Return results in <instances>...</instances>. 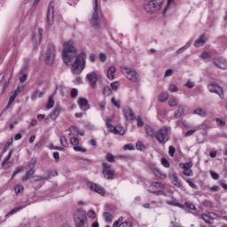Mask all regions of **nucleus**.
I'll use <instances>...</instances> for the list:
<instances>
[{
    "label": "nucleus",
    "instance_id": "obj_48",
    "mask_svg": "<svg viewBox=\"0 0 227 227\" xmlns=\"http://www.w3.org/2000/svg\"><path fill=\"white\" fill-rule=\"evenodd\" d=\"M168 91H170V93H176V91H178V87H176L175 84H170L168 87Z\"/></svg>",
    "mask_w": 227,
    "mask_h": 227
},
{
    "label": "nucleus",
    "instance_id": "obj_28",
    "mask_svg": "<svg viewBox=\"0 0 227 227\" xmlns=\"http://www.w3.org/2000/svg\"><path fill=\"white\" fill-rule=\"evenodd\" d=\"M169 98V94L168 92H163L159 97V102H168Z\"/></svg>",
    "mask_w": 227,
    "mask_h": 227
},
{
    "label": "nucleus",
    "instance_id": "obj_39",
    "mask_svg": "<svg viewBox=\"0 0 227 227\" xmlns=\"http://www.w3.org/2000/svg\"><path fill=\"white\" fill-rule=\"evenodd\" d=\"M114 159H118V156H114L113 153H108L106 154V160L107 162H114Z\"/></svg>",
    "mask_w": 227,
    "mask_h": 227
},
{
    "label": "nucleus",
    "instance_id": "obj_59",
    "mask_svg": "<svg viewBox=\"0 0 227 227\" xmlns=\"http://www.w3.org/2000/svg\"><path fill=\"white\" fill-rule=\"evenodd\" d=\"M186 183L192 187V189H198V185L194 184L191 179L186 180Z\"/></svg>",
    "mask_w": 227,
    "mask_h": 227
},
{
    "label": "nucleus",
    "instance_id": "obj_9",
    "mask_svg": "<svg viewBox=\"0 0 227 227\" xmlns=\"http://www.w3.org/2000/svg\"><path fill=\"white\" fill-rule=\"evenodd\" d=\"M207 90L210 91V93H216V95H219L220 98H224V91L219 85L214 83L209 84L207 86Z\"/></svg>",
    "mask_w": 227,
    "mask_h": 227
},
{
    "label": "nucleus",
    "instance_id": "obj_3",
    "mask_svg": "<svg viewBox=\"0 0 227 227\" xmlns=\"http://www.w3.org/2000/svg\"><path fill=\"white\" fill-rule=\"evenodd\" d=\"M169 132H171V129L163 126L158 131L155 132L154 137L160 145H166L168 141H169Z\"/></svg>",
    "mask_w": 227,
    "mask_h": 227
},
{
    "label": "nucleus",
    "instance_id": "obj_22",
    "mask_svg": "<svg viewBox=\"0 0 227 227\" xmlns=\"http://www.w3.org/2000/svg\"><path fill=\"white\" fill-rule=\"evenodd\" d=\"M19 93H20V90H19V87H18V89L13 92V95L11 96L7 107H10V106H12L13 102H15V99L17 98V97H19Z\"/></svg>",
    "mask_w": 227,
    "mask_h": 227
},
{
    "label": "nucleus",
    "instance_id": "obj_10",
    "mask_svg": "<svg viewBox=\"0 0 227 227\" xmlns=\"http://www.w3.org/2000/svg\"><path fill=\"white\" fill-rule=\"evenodd\" d=\"M52 22H54V2H50L47 11L48 26H52Z\"/></svg>",
    "mask_w": 227,
    "mask_h": 227
},
{
    "label": "nucleus",
    "instance_id": "obj_32",
    "mask_svg": "<svg viewBox=\"0 0 227 227\" xmlns=\"http://www.w3.org/2000/svg\"><path fill=\"white\" fill-rule=\"evenodd\" d=\"M12 145H13V138H11L5 144V145L2 151V153H6L8 152V149L10 148V146H12Z\"/></svg>",
    "mask_w": 227,
    "mask_h": 227
},
{
    "label": "nucleus",
    "instance_id": "obj_63",
    "mask_svg": "<svg viewBox=\"0 0 227 227\" xmlns=\"http://www.w3.org/2000/svg\"><path fill=\"white\" fill-rule=\"evenodd\" d=\"M123 150H134V145L127 144L123 146Z\"/></svg>",
    "mask_w": 227,
    "mask_h": 227
},
{
    "label": "nucleus",
    "instance_id": "obj_36",
    "mask_svg": "<svg viewBox=\"0 0 227 227\" xmlns=\"http://www.w3.org/2000/svg\"><path fill=\"white\" fill-rule=\"evenodd\" d=\"M120 89V82H114L110 84V90L113 91H118Z\"/></svg>",
    "mask_w": 227,
    "mask_h": 227
},
{
    "label": "nucleus",
    "instance_id": "obj_4",
    "mask_svg": "<svg viewBox=\"0 0 227 227\" xmlns=\"http://www.w3.org/2000/svg\"><path fill=\"white\" fill-rule=\"evenodd\" d=\"M121 72L123 75L129 79L131 82H139L141 81V76L135 69L128 67L127 66L121 67Z\"/></svg>",
    "mask_w": 227,
    "mask_h": 227
},
{
    "label": "nucleus",
    "instance_id": "obj_24",
    "mask_svg": "<svg viewBox=\"0 0 227 227\" xmlns=\"http://www.w3.org/2000/svg\"><path fill=\"white\" fill-rule=\"evenodd\" d=\"M145 133L147 134V136H149V137H155L156 132L152 129V127H150L149 125H145Z\"/></svg>",
    "mask_w": 227,
    "mask_h": 227
},
{
    "label": "nucleus",
    "instance_id": "obj_37",
    "mask_svg": "<svg viewBox=\"0 0 227 227\" xmlns=\"http://www.w3.org/2000/svg\"><path fill=\"white\" fill-rule=\"evenodd\" d=\"M168 106L170 107H176V106H178V99H176V98H171L168 100Z\"/></svg>",
    "mask_w": 227,
    "mask_h": 227
},
{
    "label": "nucleus",
    "instance_id": "obj_49",
    "mask_svg": "<svg viewBox=\"0 0 227 227\" xmlns=\"http://www.w3.org/2000/svg\"><path fill=\"white\" fill-rule=\"evenodd\" d=\"M70 144L73 145V146H79V138L72 137L70 139Z\"/></svg>",
    "mask_w": 227,
    "mask_h": 227
},
{
    "label": "nucleus",
    "instance_id": "obj_1",
    "mask_svg": "<svg viewBox=\"0 0 227 227\" xmlns=\"http://www.w3.org/2000/svg\"><path fill=\"white\" fill-rule=\"evenodd\" d=\"M63 45L62 59L65 65L68 66L71 61L75 59L71 66V72L74 75H79L86 68V58L88 56L85 52L77 55V48L74 45L73 41L65 42Z\"/></svg>",
    "mask_w": 227,
    "mask_h": 227
},
{
    "label": "nucleus",
    "instance_id": "obj_34",
    "mask_svg": "<svg viewBox=\"0 0 227 227\" xmlns=\"http://www.w3.org/2000/svg\"><path fill=\"white\" fill-rule=\"evenodd\" d=\"M78 106L81 107V109H84V107L88 106V99L80 98L78 101Z\"/></svg>",
    "mask_w": 227,
    "mask_h": 227
},
{
    "label": "nucleus",
    "instance_id": "obj_38",
    "mask_svg": "<svg viewBox=\"0 0 227 227\" xmlns=\"http://www.w3.org/2000/svg\"><path fill=\"white\" fill-rule=\"evenodd\" d=\"M189 47H191V42H188L184 46H183L182 48L178 49L176 51V54H182V52H184V51L189 49Z\"/></svg>",
    "mask_w": 227,
    "mask_h": 227
},
{
    "label": "nucleus",
    "instance_id": "obj_53",
    "mask_svg": "<svg viewBox=\"0 0 227 227\" xmlns=\"http://www.w3.org/2000/svg\"><path fill=\"white\" fill-rule=\"evenodd\" d=\"M161 164L164 168H169V161L166 158H161Z\"/></svg>",
    "mask_w": 227,
    "mask_h": 227
},
{
    "label": "nucleus",
    "instance_id": "obj_17",
    "mask_svg": "<svg viewBox=\"0 0 227 227\" xmlns=\"http://www.w3.org/2000/svg\"><path fill=\"white\" fill-rule=\"evenodd\" d=\"M12 155H13V150L10 151L7 157L2 162V169H10V167L12 166V162L9 160L10 159H12Z\"/></svg>",
    "mask_w": 227,
    "mask_h": 227
},
{
    "label": "nucleus",
    "instance_id": "obj_23",
    "mask_svg": "<svg viewBox=\"0 0 227 227\" xmlns=\"http://www.w3.org/2000/svg\"><path fill=\"white\" fill-rule=\"evenodd\" d=\"M153 175L154 176H156V178H159L160 180H166V178H168V176L160 171L159 168Z\"/></svg>",
    "mask_w": 227,
    "mask_h": 227
},
{
    "label": "nucleus",
    "instance_id": "obj_55",
    "mask_svg": "<svg viewBox=\"0 0 227 227\" xmlns=\"http://www.w3.org/2000/svg\"><path fill=\"white\" fill-rule=\"evenodd\" d=\"M184 205L189 208V210H196V206L191 202H185Z\"/></svg>",
    "mask_w": 227,
    "mask_h": 227
},
{
    "label": "nucleus",
    "instance_id": "obj_14",
    "mask_svg": "<svg viewBox=\"0 0 227 227\" xmlns=\"http://www.w3.org/2000/svg\"><path fill=\"white\" fill-rule=\"evenodd\" d=\"M86 79L89 81L91 88H96L98 81L97 73L91 72L87 74Z\"/></svg>",
    "mask_w": 227,
    "mask_h": 227
},
{
    "label": "nucleus",
    "instance_id": "obj_46",
    "mask_svg": "<svg viewBox=\"0 0 227 227\" xmlns=\"http://www.w3.org/2000/svg\"><path fill=\"white\" fill-rule=\"evenodd\" d=\"M42 180H49V177L42 176H34V182H42Z\"/></svg>",
    "mask_w": 227,
    "mask_h": 227
},
{
    "label": "nucleus",
    "instance_id": "obj_60",
    "mask_svg": "<svg viewBox=\"0 0 227 227\" xmlns=\"http://www.w3.org/2000/svg\"><path fill=\"white\" fill-rule=\"evenodd\" d=\"M183 175H184V176H192V170L191 169L184 170Z\"/></svg>",
    "mask_w": 227,
    "mask_h": 227
},
{
    "label": "nucleus",
    "instance_id": "obj_54",
    "mask_svg": "<svg viewBox=\"0 0 227 227\" xmlns=\"http://www.w3.org/2000/svg\"><path fill=\"white\" fill-rule=\"evenodd\" d=\"M208 58H212V55L208 51H204L201 54V59H208Z\"/></svg>",
    "mask_w": 227,
    "mask_h": 227
},
{
    "label": "nucleus",
    "instance_id": "obj_62",
    "mask_svg": "<svg viewBox=\"0 0 227 227\" xmlns=\"http://www.w3.org/2000/svg\"><path fill=\"white\" fill-rule=\"evenodd\" d=\"M210 175H211V177L213 178V180H219V174H217L214 171H211Z\"/></svg>",
    "mask_w": 227,
    "mask_h": 227
},
{
    "label": "nucleus",
    "instance_id": "obj_43",
    "mask_svg": "<svg viewBox=\"0 0 227 227\" xmlns=\"http://www.w3.org/2000/svg\"><path fill=\"white\" fill-rule=\"evenodd\" d=\"M54 107V99L50 98L46 105V109H52Z\"/></svg>",
    "mask_w": 227,
    "mask_h": 227
},
{
    "label": "nucleus",
    "instance_id": "obj_16",
    "mask_svg": "<svg viewBox=\"0 0 227 227\" xmlns=\"http://www.w3.org/2000/svg\"><path fill=\"white\" fill-rule=\"evenodd\" d=\"M90 191H94V192H97L98 194H100L101 196H104L106 194V189L102 187L101 185L98 184H91L90 186Z\"/></svg>",
    "mask_w": 227,
    "mask_h": 227
},
{
    "label": "nucleus",
    "instance_id": "obj_42",
    "mask_svg": "<svg viewBox=\"0 0 227 227\" xmlns=\"http://www.w3.org/2000/svg\"><path fill=\"white\" fill-rule=\"evenodd\" d=\"M180 168H182L184 170L191 169V168H192V162H188L185 164L181 163Z\"/></svg>",
    "mask_w": 227,
    "mask_h": 227
},
{
    "label": "nucleus",
    "instance_id": "obj_64",
    "mask_svg": "<svg viewBox=\"0 0 227 227\" xmlns=\"http://www.w3.org/2000/svg\"><path fill=\"white\" fill-rule=\"evenodd\" d=\"M170 75H173V69L166 70L164 74V77H170Z\"/></svg>",
    "mask_w": 227,
    "mask_h": 227
},
{
    "label": "nucleus",
    "instance_id": "obj_35",
    "mask_svg": "<svg viewBox=\"0 0 227 227\" xmlns=\"http://www.w3.org/2000/svg\"><path fill=\"white\" fill-rule=\"evenodd\" d=\"M201 219H203V221H205V223H207V224H210L212 223V221H214V218H212L210 215H208L207 214L201 215Z\"/></svg>",
    "mask_w": 227,
    "mask_h": 227
},
{
    "label": "nucleus",
    "instance_id": "obj_18",
    "mask_svg": "<svg viewBox=\"0 0 227 227\" xmlns=\"http://www.w3.org/2000/svg\"><path fill=\"white\" fill-rule=\"evenodd\" d=\"M184 113H185V106H178L176 111L174 114V117L176 119L182 118V116H184Z\"/></svg>",
    "mask_w": 227,
    "mask_h": 227
},
{
    "label": "nucleus",
    "instance_id": "obj_25",
    "mask_svg": "<svg viewBox=\"0 0 227 227\" xmlns=\"http://www.w3.org/2000/svg\"><path fill=\"white\" fill-rule=\"evenodd\" d=\"M192 114H198V116H201L203 118L207 116V111L202 108H197L192 112Z\"/></svg>",
    "mask_w": 227,
    "mask_h": 227
},
{
    "label": "nucleus",
    "instance_id": "obj_30",
    "mask_svg": "<svg viewBox=\"0 0 227 227\" xmlns=\"http://www.w3.org/2000/svg\"><path fill=\"white\" fill-rule=\"evenodd\" d=\"M33 175H35V170H33V168H31L30 170H28L26 175L22 177V182H27V180L28 178H31V176H33Z\"/></svg>",
    "mask_w": 227,
    "mask_h": 227
},
{
    "label": "nucleus",
    "instance_id": "obj_56",
    "mask_svg": "<svg viewBox=\"0 0 227 227\" xmlns=\"http://www.w3.org/2000/svg\"><path fill=\"white\" fill-rule=\"evenodd\" d=\"M69 132L74 133V134H77V132H79V129H77L76 126H70L68 129Z\"/></svg>",
    "mask_w": 227,
    "mask_h": 227
},
{
    "label": "nucleus",
    "instance_id": "obj_51",
    "mask_svg": "<svg viewBox=\"0 0 227 227\" xmlns=\"http://www.w3.org/2000/svg\"><path fill=\"white\" fill-rule=\"evenodd\" d=\"M175 152H176V149L173 145H170L168 147V154L170 157H175Z\"/></svg>",
    "mask_w": 227,
    "mask_h": 227
},
{
    "label": "nucleus",
    "instance_id": "obj_40",
    "mask_svg": "<svg viewBox=\"0 0 227 227\" xmlns=\"http://www.w3.org/2000/svg\"><path fill=\"white\" fill-rule=\"evenodd\" d=\"M200 129V127H195L190 130H188L185 134H184V137H189L190 136H192V134H194V132H196L198 129Z\"/></svg>",
    "mask_w": 227,
    "mask_h": 227
},
{
    "label": "nucleus",
    "instance_id": "obj_44",
    "mask_svg": "<svg viewBox=\"0 0 227 227\" xmlns=\"http://www.w3.org/2000/svg\"><path fill=\"white\" fill-rule=\"evenodd\" d=\"M74 152H82V153H86V152H88L86 148L81 147L79 145L74 146Z\"/></svg>",
    "mask_w": 227,
    "mask_h": 227
},
{
    "label": "nucleus",
    "instance_id": "obj_26",
    "mask_svg": "<svg viewBox=\"0 0 227 227\" xmlns=\"http://www.w3.org/2000/svg\"><path fill=\"white\" fill-rule=\"evenodd\" d=\"M103 95L105 97H111V95H113V90L111 89V87L109 86H105L103 88Z\"/></svg>",
    "mask_w": 227,
    "mask_h": 227
},
{
    "label": "nucleus",
    "instance_id": "obj_58",
    "mask_svg": "<svg viewBox=\"0 0 227 227\" xmlns=\"http://www.w3.org/2000/svg\"><path fill=\"white\" fill-rule=\"evenodd\" d=\"M215 121H216L217 125H219V127H224L226 125V121H224L219 118H216Z\"/></svg>",
    "mask_w": 227,
    "mask_h": 227
},
{
    "label": "nucleus",
    "instance_id": "obj_2",
    "mask_svg": "<svg viewBox=\"0 0 227 227\" xmlns=\"http://www.w3.org/2000/svg\"><path fill=\"white\" fill-rule=\"evenodd\" d=\"M164 0H145L144 8L147 13H157L160 12Z\"/></svg>",
    "mask_w": 227,
    "mask_h": 227
},
{
    "label": "nucleus",
    "instance_id": "obj_8",
    "mask_svg": "<svg viewBox=\"0 0 227 227\" xmlns=\"http://www.w3.org/2000/svg\"><path fill=\"white\" fill-rule=\"evenodd\" d=\"M103 175L106 180H114V168L109 163L103 162Z\"/></svg>",
    "mask_w": 227,
    "mask_h": 227
},
{
    "label": "nucleus",
    "instance_id": "obj_12",
    "mask_svg": "<svg viewBox=\"0 0 227 227\" xmlns=\"http://www.w3.org/2000/svg\"><path fill=\"white\" fill-rule=\"evenodd\" d=\"M213 63H214V65H215V67H217L218 68H221L222 70H226L227 69L226 59H224L221 57L214 59Z\"/></svg>",
    "mask_w": 227,
    "mask_h": 227
},
{
    "label": "nucleus",
    "instance_id": "obj_13",
    "mask_svg": "<svg viewBox=\"0 0 227 227\" xmlns=\"http://www.w3.org/2000/svg\"><path fill=\"white\" fill-rule=\"evenodd\" d=\"M123 221V216H120L118 220H116L114 224L113 227H134V225L132 224V223L130 222H122ZM122 222V223H121Z\"/></svg>",
    "mask_w": 227,
    "mask_h": 227
},
{
    "label": "nucleus",
    "instance_id": "obj_33",
    "mask_svg": "<svg viewBox=\"0 0 227 227\" xmlns=\"http://www.w3.org/2000/svg\"><path fill=\"white\" fill-rule=\"evenodd\" d=\"M106 223H113L114 216L109 212L103 214Z\"/></svg>",
    "mask_w": 227,
    "mask_h": 227
},
{
    "label": "nucleus",
    "instance_id": "obj_21",
    "mask_svg": "<svg viewBox=\"0 0 227 227\" xmlns=\"http://www.w3.org/2000/svg\"><path fill=\"white\" fill-rule=\"evenodd\" d=\"M114 74H116V67H110L107 69V78L110 79V81H113V79H114Z\"/></svg>",
    "mask_w": 227,
    "mask_h": 227
},
{
    "label": "nucleus",
    "instance_id": "obj_15",
    "mask_svg": "<svg viewBox=\"0 0 227 227\" xmlns=\"http://www.w3.org/2000/svg\"><path fill=\"white\" fill-rule=\"evenodd\" d=\"M123 114L127 121H132L133 120H136V114H134V111L130 109V107H125L123 109Z\"/></svg>",
    "mask_w": 227,
    "mask_h": 227
},
{
    "label": "nucleus",
    "instance_id": "obj_29",
    "mask_svg": "<svg viewBox=\"0 0 227 227\" xmlns=\"http://www.w3.org/2000/svg\"><path fill=\"white\" fill-rule=\"evenodd\" d=\"M113 130H114V134H116V135L119 134V136L125 135V129H123V128H121V127H115V128H114Z\"/></svg>",
    "mask_w": 227,
    "mask_h": 227
},
{
    "label": "nucleus",
    "instance_id": "obj_27",
    "mask_svg": "<svg viewBox=\"0 0 227 227\" xmlns=\"http://www.w3.org/2000/svg\"><path fill=\"white\" fill-rule=\"evenodd\" d=\"M151 187H153L154 189H159L160 191H162L164 189V184L160 182H153L151 184Z\"/></svg>",
    "mask_w": 227,
    "mask_h": 227
},
{
    "label": "nucleus",
    "instance_id": "obj_47",
    "mask_svg": "<svg viewBox=\"0 0 227 227\" xmlns=\"http://www.w3.org/2000/svg\"><path fill=\"white\" fill-rule=\"evenodd\" d=\"M60 143L64 148H67V146H68V140H67V137H60Z\"/></svg>",
    "mask_w": 227,
    "mask_h": 227
},
{
    "label": "nucleus",
    "instance_id": "obj_6",
    "mask_svg": "<svg viewBox=\"0 0 227 227\" xmlns=\"http://www.w3.org/2000/svg\"><path fill=\"white\" fill-rule=\"evenodd\" d=\"M55 58H56V46H54V44L52 43H50L48 44L46 57L44 59L46 65H52V63H54Z\"/></svg>",
    "mask_w": 227,
    "mask_h": 227
},
{
    "label": "nucleus",
    "instance_id": "obj_52",
    "mask_svg": "<svg viewBox=\"0 0 227 227\" xmlns=\"http://www.w3.org/2000/svg\"><path fill=\"white\" fill-rule=\"evenodd\" d=\"M22 171H24V168H22V167L17 168V169L12 174V178H15V176H17V175H19V173H22Z\"/></svg>",
    "mask_w": 227,
    "mask_h": 227
},
{
    "label": "nucleus",
    "instance_id": "obj_11",
    "mask_svg": "<svg viewBox=\"0 0 227 227\" xmlns=\"http://www.w3.org/2000/svg\"><path fill=\"white\" fill-rule=\"evenodd\" d=\"M168 178L171 184L175 185V187H177V189H182V181H180V178H178V175L176 174V172L170 173L168 175Z\"/></svg>",
    "mask_w": 227,
    "mask_h": 227
},
{
    "label": "nucleus",
    "instance_id": "obj_45",
    "mask_svg": "<svg viewBox=\"0 0 227 227\" xmlns=\"http://www.w3.org/2000/svg\"><path fill=\"white\" fill-rule=\"evenodd\" d=\"M14 191H15L16 194H19V193H20L21 191H24V186L22 184H17L14 187Z\"/></svg>",
    "mask_w": 227,
    "mask_h": 227
},
{
    "label": "nucleus",
    "instance_id": "obj_20",
    "mask_svg": "<svg viewBox=\"0 0 227 227\" xmlns=\"http://www.w3.org/2000/svg\"><path fill=\"white\" fill-rule=\"evenodd\" d=\"M207 43V39L205 38V35H200L199 39H197L194 43L195 47H203Z\"/></svg>",
    "mask_w": 227,
    "mask_h": 227
},
{
    "label": "nucleus",
    "instance_id": "obj_19",
    "mask_svg": "<svg viewBox=\"0 0 227 227\" xmlns=\"http://www.w3.org/2000/svg\"><path fill=\"white\" fill-rule=\"evenodd\" d=\"M60 113H61V106H55L52 113H51L49 116L50 118H51V120H56L58 116H59Z\"/></svg>",
    "mask_w": 227,
    "mask_h": 227
},
{
    "label": "nucleus",
    "instance_id": "obj_31",
    "mask_svg": "<svg viewBox=\"0 0 227 227\" xmlns=\"http://www.w3.org/2000/svg\"><path fill=\"white\" fill-rule=\"evenodd\" d=\"M22 208H24V206H20L18 207H15L13 209H12L7 215L6 217H10V215H13L14 214H17V212H20V210H22Z\"/></svg>",
    "mask_w": 227,
    "mask_h": 227
},
{
    "label": "nucleus",
    "instance_id": "obj_61",
    "mask_svg": "<svg viewBox=\"0 0 227 227\" xmlns=\"http://www.w3.org/2000/svg\"><path fill=\"white\" fill-rule=\"evenodd\" d=\"M106 59H107V56L105 53H99V60L105 63Z\"/></svg>",
    "mask_w": 227,
    "mask_h": 227
},
{
    "label": "nucleus",
    "instance_id": "obj_41",
    "mask_svg": "<svg viewBox=\"0 0 227 227\" xmlns=\"http://www.w3.org/2000/svg\"><path fill=\"white\" fill-rule=\"evenodd\" d=\"M111 103L113 104V106H114V107H117V109H120L121 107V103L120 101H116V98H112Z\"/></svg>",
    "mask_w": 227,
    "mask_h": 227
},
{
    "label": "nucleus",
    "instance_id": "obj_7",
    "mask_svg": "<svg viewBox=\"0 0 227 227\" xmlns=\"http://www.w3.org/2000/svg\"><path fill=\"white\" fill-rule=\"evenodd\" d=\"M88 223V218H86V214L81 210L76 211L74 214V224L75 227H84Z\"/></svg>",
    "mask_w": 227,
    "mask_h": 227
},
{
    "label": "nucleus",
    "instance_id": "obj_5",
    "mask_svg": "<svg viewBox=\"0 0 227 227\" xmlns=\"http://www.w3.org/2000/svg\"><path fill=\"white\" fill-rule=\"evenodd\" d=\"M94 12L90 20V25L94 29H100V16H98V0H94Z\"/></svg>",
    "mask_w": 227,
    "mask_h": 227
},
{
    "label": "nucleus",
    "instance_id": "obj_57",
    "mask_svg": "<svg viewBox=\"0 0 227 227\" xmlns=\"http://www.w3.org/2000/svg\"><path fill=\"white\" fill-rule=\"evenodd\" d=\"M137 127H143V125H145V122L143 121V118H141V116H137Z\"/></svg>",
    "mask_w": 227,
    "mask_h": 227
},
{
    "label": "nucleus",
    "instance_id": "obj_50",
    "mask_svg": "<svg viewBox=\"0 0 227 227\" xmlns=\"http://www.w3.org/2000/svg\"><path fill=\"white\" fill-rule=\"evenodd\" d=\"M78 95H79V90H77V89L71 90V98H77Z\"/></svg>",
    "mask_w": 227,
    "mask_h": 227
}]
</instances>
